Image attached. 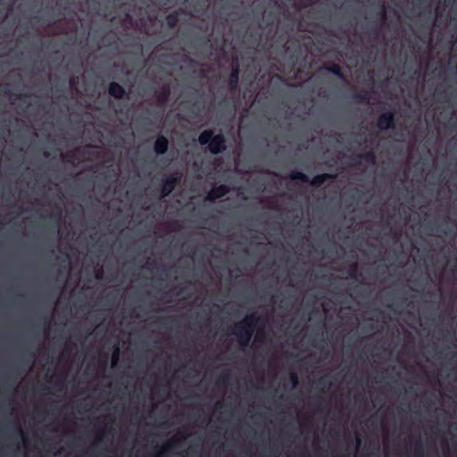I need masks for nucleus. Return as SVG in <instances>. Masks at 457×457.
Instances as JSON below:
<instances>
[{
	"instance_id": "7ed1b4c3",
	"label": "nucleus",
	"mask_w": 457,
	"mask_h": 457,
	"mask_svg": "<svg viewBox=\"0 0 457 457\" xmlns=\"http://www.w3.org/2000/svg\"><path fill=\"white\" fill-rule=\"evenodd\" d=\"M288 178L294 181L309 183L310 185H312L315 187H321L328 179H335L336 175L330 174V173H322V174L316 175L312 179H310L306 174H304L301 171H292L288 175Z\"/></svg>"
},
{
	"instance_id": "473e14b6",
	"label": "nucleus",
	"mask_w": 457,
	"mask_h": 457,
	"mask_svg": "<svg viewBox=\"0 0 457 457\" xmlns=\"http://www.w3.org/2000/svg\"><path fill=\"white\" fill-rule=\"evenodd\" d=\"M296 5H297V6H301V7H305V6H307V4L303 3L302 1H300V2H297V3H296Z\"/></svg>"
},
{
	"instance_id": "9b49d317",
	"label": "nucleus",
	"mask_w": 457,
	"mask_h": 457,
	"mask_svg": "<svg viewBox=\"0 0 457 457\" xmlns=\"http://www.w3.org/2000/svg\"><path fill=\"white\" fill-rule=\"evenodd\" d=\"M170 95V88L168 85L162 86L160 89L155 90L154 96H156L160 105H164Z\"/></svg>"
},
{
	"instance_id": "a19ab883",
	"label": "nucleus",
	"mask_w": 457,
	"mask_h": 457,
	"mask_svg": "<svg viewBox=\"0 0 457 457\" xmlns=\"http://www.w3.org/2000/svg\"><path fill=\"white\" fill-rule=\"evenodd\" d=\"M101 274H102V271L98 270L97 273H96V278H99Z\"/></svg>"
},
{
	"instance_id": "c85d7f7f",
	"label": "nucleus",
	"mask_w": 457,
	"mask_h": 457,
	"mask_svg": "<svg viewBox=\"0 0 457 457\" xmlns=\"http://www.w3.org/2000/svg\"><path fill=\"white\" fill-rule=\"evenodd\" d=\"M228 379V372L225 371L222 372L220 376V381L226 382Z\"/></svg>"
},
{
	"instance_id": "393cba45",
	"label": "nucleus",
	"mask_w": 457,
	"mask_h": 457,
	"mask_svg": "<svg viewBox=\"0 0 457 457\" xmlns=\"http://www.w3.org/2000/svg\"><path fill=\"white\" fill-rule=\"evenodd\" d=\"M274 21H275V17L272 15L271 12L268 13L267 16L265 17V20H264V22L267 24V25H272L274 23Z\"/></svg>"
},
{
	"instance_id": "4be33fe9",
	"label": "nucleus",
	"mask_w": 457,
	"mask_h": 457,
	"mask_svg": "<svg viewBox=\"0 0 457 457\" xmlns=\"http://www.w3.org/2000/svg\"><path fill=\"white\" fill-rule=\"evenodd\" d=\"M112 431V428H107L105 427L104 429H101L97 432L96 434V438L98 441L102 440L104 438V436L105 434V432H109L111 433Z\"/></svg>"
},
{
	"instance_id": "4c0bfd02",
	"label": "nucleus",
	"mask_w": 457,
	"mask_h": 457,
	"mask_svg": "<svg viewBox=\"0 0 457 457\" xmlns=\"http://www.w3.org/2000/svg\"><path fill=\"white\" fill-rule=\"evenodd\" d=\"M202 42H203V45L206 46L209 42V40H206V39H204V38H201L200 39Z\"/></svg>"
},
{
	"instance_id": "412c9836",
	"label": "nucleus",
	"mask_w": 457,
	"mask_h": 457,
	"mask_svg": "<svg viewBox=\"0 0 457 457\" xmlns=\"http://www.w3.org/2000/svg\"><path fill=\"white\" fill-rule=\"evenodd\" d=\"M289 379L293 387H296L299 384V377L296 372H290Z\"/></svg>"
},
{
	"instance_id": "c9c22d12",
	"label": "nucleus",
	"mask_w": 457,
	"mask_h": 457,
	"mask_svg": "<svg viewBox=\"0 0 457 457\" xmlns=\"http://www.w3.org/2000/svg\"><path fill=\"white\" fill-rule=\"evenodd\" d=\"M194 107H195L197 110H201V107H200V104H199L198 101L194 103Z\"/></svg>"
},
{
	"instance_id": "b1692460",
	"label": "nucleus",
	"mask_w": 457,
	"mask_h": 457,
	"mask_svg": "<svg viewBox=\"0 0 457 457\" xmlns=\"http://www.w3.org/2000/svg\"><path fill=\"white\" fill-rule=\"evenodd\" d=\"M449 222H452V220H451L449 217H446L445 224H442V226H441V228H441L440 230H441L444 234H445V235H447L449 232H451V231H452V228H446V224H447V223H449Z\"/></svg>"
},
{
	"instance_id": "20e7f679",
	"label": "nucleus",
	"mask_w": 457,
	"mask_h": 457,
	"mask_svg": "<svg viewBox=\"0 0 457 457\" xmlns=\"http://www.w3.org/2000/svg\"><path fill=\"white\" fill-rule=\"evenodd\" d=\"M182 176L179 173L164 175L162 179V186L160 188V197L169 196L175 187L180 184Z\"/></svg>"
},
{
	"instance_id": "37998d69",
	"label": "nucleus",
	"mask_w": 457,
	"mask_h": 457,
	"mask_svg": "<svg viewBox=\"0 0 457 457\" xmlns=\"http://www.w3.org/2000/svg\"><path fill=\"white\" fill-rule=\"evenodd\" d=\"M70 83H71V85H73L74 84V79H71Z\"/></svg>"
},
{
	"instance_id": "79ce46f5",
	"label": "nucleus",
	"mask_w": 457,
	"mask_h": 457,
	"mask_svg": "<svg viewBox=\"0 0 457 457\" xmlns=\"http://www.w3.org/2000/svg\"><path fill=\"white\" fill-rule=\"evenodd\" d=\"M44 155H45L46 157H47V156H49V153H48V152H45V153H44Z\"/></svg>"
},
{
	"instance_id": "e433bc0d",
	"label": "nucleus",
	"mask_w": 457,
	"mask_h": 457,
	"mask_svg": "<svg viewBox=\"0 0 457 457\" xmlns=\"http://www.w3.org/2000/svg\"><path fill=\"white\" fill-rule=\"evenodd\" d=\"M317 406H318L319 411H322V410H321V408H320V406H321L320 399H319V400L317 401Z\"/></svg>"
},
{
	"instance_id": "7c9ffc66",
	"label": "nucleus",
	"mask_w": 457,
	"mask_h": 457,
	"mask_svg": "<svg viewBox=\"0 0 457 457\" xmlns=\"http://www.w3.org/2000/svg\"><path fill=\"white\" fill-rule=\"evenodd\" d=\"M455 356V353L450 352L445 355V358L452 360Z\"/></svg>"
},
{
	"instance_id": "f3484780",
	"label": "nucleus",
	"mask_w": 457,
	"mask_h": 457,
	"mask_svg": "<svg viewBox=\"0 0 457 457\" xmlns=\"http://www.w3.org/2000/svg\"><path fill=\"white\" fill-rule=\"evenodd\" d=\"M178 442V439L173 437L172 439H170L169 442H167L162 447V449L159 451L158 453V456H163L165 454V453L167 451H169L170 449L173 448L174 445H176V443Z\"/></svg>"
},
{
	"instance_id": "4468645a",
	"label": "nucleus",
	"mask_w": 457,
	"mask_h": 457,
	"mask_svg": "<svg viewBox=\"0 0 457 457\" xmlns=\"http://www.w3.org/2000/svg\"><path fill=\"white\" fill-rule=\"evenodd\" d=\"M332 378H334V377H331L328 375L320 378L316 381L317 387H320L323 391L325 389H328L332 386V383H333Z\"/></svg>"
},
{
	"instance_id": "ea45409f",
	"label": "nucleus",
	"mask_w": 457,
	"mask_h": 457,
	"mask_svg": "<svg viewBox=\"0 0 457 457\" xmlns=\"http://www.w3.org/2000/svg\"><path fill=\"white\" fill-rule=\"evenodd\" d=\"M31 360L29 359L25 364H27V366L30 367V364H31Z\"/></svg>"
},
{
	"instance_id": "bb28decb",
	"label": "nucleus",
	"mask_w": 457,
	"mask_h": 457,
	"mask_svg": "<svg viewBox=\"0 0 457 457\" xmlns=\"http://www.w3.org/2000/svg\"><path fill=\"white\" fill-rule=\"evenodd\" d=\"M378 16H379L380 20L383 21H385L386 20V9L384 6L381 7L380 12H378Z\"/></svg>"
},
{
	"instance_id": "2eb2a0df",
	"label": "nucleus",
	"mask_w": 457,
	"mask_h": 457,
	"mask_svg": "<svg viewBox=\"0 0 457 457\" xmlns=\"http://www.w3.org/2000/svg\"><path fill=\"white\" fill-rule=\"evenodd\" d=\"M166 24L169 28L174 29L178 26L179 21V13L178 11H174L173 12L168 14L166 16Z\"/></svg>"
},
{
	"instance_id": "6e6552de",
	"label": "nucleus",
	"mask_w": 457,
	"mask_h": 457,
	"mask_svg": "<svg viewBox=\"0 0 457 457\" xmlns=\"http://www.w3.org/2000/svg\"><path fill=\"white\" fill-rule=\"evenodd\" d=\"M376 159L377 158H376L375 152L373 150H370L364 154H360L354 155L352 158V160H353L352 166H353V167L360 166L361 161H364L370 164H375Z\"/></svg>"
},
{
	"instance_id": "ddd939ff",
	"label": "nucleus",
	"mask_w": 457,
	"mask_h": 457,
	"mask_svg": "<svg viewBox=\"0 0 457 457\" xmlns=\"http://www.w3.org/2000/svg\"><path fill=\"white\" fill-rule=\"evenodd\" d=\"M85 149L76 148L75 150L69 151L63 155V160L65 162L70 164H75L76 162H79L80 159L79 154H83Z\"/></svg>"
},
{
	"instance_id": "dca6fc26",
	"label": "nucleus",
	"mask_w": 457,
	"mask_h": 457,
	"mask_svg": "<svg viewBox=\"0 0 457 457\" xmlns=\"http://www.w3.org/2000/svg\"><path fill=\"white\" fill-rule=\"evenodd\" d=\"M352 98L357 102V103H360V104H362V103H367L369 98H370V95H369V92L366 91V90H362L361 92H358V93H354L353 96H352Z\"/></svg>"
},
{
	"instance_id": "423d86ee",
	"label": "nucleus",
	"mask_w": 457,
	"mask_h": 457,
	"mask_svg": "<svg viewBox=\"0 0 457 457\" xmlns=\"http://www.w3.org/2000/svg\"><path fill=\"white\" fill-rule=\"evenodd\" d=\"M240 75V65L238 59L233 60L231 64V71L228 80V89L231 92H235L237 89Z\"/></svg>"
},
{
	"instance_id": "f257e3e1",
	"label": "nucleus",
	"mask_w": 457,
	"mask_h": 457,
	"mask_svg": "<svg viewBox=\"0 0 457 457\" xmlns=\"http://www.w3.org/2000/svg\"><path fill=\"white\" fill-rule=\"evenodd\" d=\"M265 321V319L258 316L256 312H252L246 315L242 321L235 325L231 334L237 337L238 343L242 347H245L249 345L254 329L263 327Z\"/></svg>"
},
{
	"instance_id": "5701e85b",
	"label": "nucleus",
	"mask_w": 457,
	"mask_h": 457,
	"mask_svg": "<svg viewBox=\"0 0 457 457\" xmlns=\"http://www.w3.org/2000/svg\"><path fill=\"white\" fill-rule=\"evenodd\" d=\"M117 298V295L114 292H109L105 296L106 303H112Z\"/></svg>"
},
{
	"instance_id": "2f4dec72",
	"label": "nucleus",
	"mask_w": 457,
	"mask_h": 457,
	"mask_svg": "<svg viewBox=\"0 0 457 457\" xmlns=\"http://www.w3.org/2000/svg\"><path fill=\"white\" fill-rule=\"evenodd\" d=\"M261 337H262V333L260 332V330H258V333L255 337V341H261Z\"/></svg>"
},
{
	"instance_id": "39448f33",
	"label": "nucleus",
	"mask_w": 457,
	"mask_h": 457,
	"mask_svg": "<svg viewBox=\"0 0 457 457\" xmlns=\"http://www.w3.org/2000/svg\"><path fill=\"white\" fill-rule=\"evenodd\" d=\"M377 127L380 130H387L395 128V115L393 111L381 113L377 120Z\"/></svg>"
},
{
	"instance_id": "cd10ccee",
	"label": "nucleus",
	"mask_w": 457,
	"mask_h": 457,
	"mask_svg": "<svg viewBox=\"0 0 457 457\" xmlns=\"http://www.w3.org/2000/svg\"><path fill=\"white\" fill-rule=\"evenodd\" d=\"M15 428H16V432H17L19 435H21V437H22V439H23L24 443H26V441H27V437L25 436V434H24V432L22 431L21 428L19 425H17Z\"/></svg>"
},
{
	"instance_id": "1a4fd4ad",
	"label": "nucleus",
	"mask_w": 457,
	"mask_h": 457,
	"mask_svg": "<svg viewBox=\"0 0 457 457\" xmlns=\"http://www.w3.org/2000/svg\"><path fill=\"white\" fill-rule=\"evenodd\" d=\"M169 149V140L168 138L159 134L154 143V150L157 154H164L167 153Z\"/></svg>"
},
{
	"instance_id": "a211bd4d",
	"label": "nucleus",
	"mask_w": 457,
	"mask_h": 457,
	"mask_svg": "<svg viewBox=\"0 0 457 457\" xmlns=\"http://www.w3.org/2000/svg\"><path fill=\"white\" fill-rule=\"evenodd\" d=\"M183 293H184L183 287H174V288L169 290L168 292H166L165 296H169V295L179 296Z\"/></svg>"
},
{
	"instance_id": "58836bf2",
	"label": "nucleus",
	"mask_w": 457,
	"mask_h": 457,
	"mask_svg": "<svg viewBox=\"0 0 457 457\" xmlns=\"http://www.w3.org/2000/svg\"><path fill=\"white\" fill-rule=\"evenodd\" d=\"M190 64L192 65H196L198 64L196 61L193 60V59H190Z\"/></svg>"
},
{
	"instance_id": "a878e982",
	"label": "nucleus",
	"mask_w": 457,
	"mask_h": 457,
	"mask_svg": "<svg viewBox=\"0 0 457 457\" xmlns=\"http://www.w3.org/2000/svg\"><path fill=\"white\" fill-rule=\"evenodd\" d=\"M348 274L351 278H355L357 276V264H353L348 271Z\"/></svg>"
},
{
	"instance_id": "f704fd0d",
	"label": "nucleus",
	"mask_w": 457,
	"mask_h": 457,
	"mask_svg": "<svg viewBox=\"0 0 457 457\" xmlns=\"http://www.w3.org/2000/svg\"><path fill=\"white\" fill-rule=\"evenodd\" d=\"M361 439L360 437H357L356 438V446L357 447H360L361 446Z\"/></svg>"
},
{
	"instance_id": "0eeeda50",
	"label": "nucleus",
	"mask_w": 457,
	"mask_h": 457,
	"mask_svg": "<svg viewBox=\"0 0 457 457\" xmlns=\"http://www.w3.org/2000/svg\"><path fill=\"white\" fill-rule=\"evenodd\" d=\"M229 193V187L221 184L212 187L207 194L205 200L209 202H214L216 199L221 198Z\"/></svg>"
},
{
	"instance_id": "6ab92c4d",
	"label": "nucleus",
	"mask_w": 457,
	"mask_h": 457,
	"mask_svg": "<svg viewBox=\"0 0 457 457\" xmlns=\"http://www.w3.org/2000/svg\"><path fill=\"white\" fill-rule=\"evenodd\" d=\"M414 450L417 456H423V445L420 439H419L414 445Z\"/></svg>"
},
{
	"instance_id": "f8f14e48",
	"label": "nucleus",
	"mask_w": 457,
	"mask_h": 457,
	"mask_svg": "<svg viewBox=\"0 0 457 457\" xmlns=\"http://www.w3.org/2000/svg\"><path fill=\"white\" fill-rule=\"evenodd\" d=\"M321 69L326 70L327 71L334 74L338 79H345L344 72L342 71L341 66L338 63L326 62L323 64Z\"/></svg>"
},
{
	"instance_id": "c756f323",
	"label": "nucleus",
	"mask_w": 457,
	"mask_h": 457,
	"mask_svg": "<svg viewBox=\"0 0 457 457\" xmlns=\"http://www.w3.org/2000/svg\"><path fill=\"white\" fill-rule=\"evenodd\" d=\"M370 35L372 36L373 38H377L378 37V31L377 29H372L370 30Z\"/></svg>"
},
{
	"instance_id": "9d476101",
	"label": "nucleus",
	"mask_w": 457,
	"mask_h": 457,
	"mask_svg": "<svg viewBox=\"0 0 457 457\" xmlns=\"http://www.w3.org/2000/svg\"><path fill=\"white\" fill-rule=\"evenodd\" d=\"M108 93L115 99H123L127 96L126 89L117 82H111L108 86Z\"/></svg>"
},
{
	"instance_id": "aec40b11",
	"label": "nucleus",
	"mask_w": 457,
	"mask_h": 457,
	"mask_svg": "<svg viewBox=\"0 0 457 457\" xmlns=\"http://www.w3.org/2000/svg\"><path fill=\"white\" fill-rule=\"evenodd\" d=\"M120 359V348L116 346L112 355V366H115Z\"/></svg>"
},
{
	"instance_id": "f03ea898",
	"label": "nucleus",
	"mask_w": 457,
	"mask_h": 457,
	"mask_svg": "<svg viewBox=\"0 0 457 457\" xmlns=\"http://www.w3.org/2000/svg\"><path fill=\"white\" fill-rule=\"evenodd\" d=\"M198 142L201 145H208L209 151L212 154H219L227 149V140L223 133L214 134L213 129H205L198 137Z\"/></svg>"
},
{
	"instance_id": "a18cd8bd",
	"label": "nucleus",
	"mask_w": 457,
	"mask_h": 457,
	"mask_svg": "<svg viewBox=\"0 0 457 457\" xmlns=\"http://www.w3.org/2000/svg\"><path fill=\"white\" fill-rule=\"evenodd\" d=\"M57 217H58V219H60V218H61V212H59V213L57 214Z\"/></svg>"
},
{
	"instance_id": "c03bdc74",
	"label": "nucleus",
	"mask_w": 457,
	"mask_h": 457,
	"mask_svg": "<svg viewBox=\"0 0 457 457\" xmlns=\"http://www.w3.org/2000/svg\"><path fill=\"white\" fill-rule=\"evenodd\" d=\"M30 359L34 357V353H29Z\"/></svg>"
},
{
	"instance_id": "72a5a7b5",
	"label": "nucleus",
	"mask_w": 457,
	"mask_h": 457,
	"mask_svg": "<svg viewBox=\"0 0 457 457\" xmlns=\"http://www.w3.org/2000/svg\"><path fill=\"white\" fill-rule=\"evenodd\" d=\"M0 92H2L4 96H9V94H10L9 90H7V89L2 90L1 87H0Z\"/></svg>"
}]
</instances>
